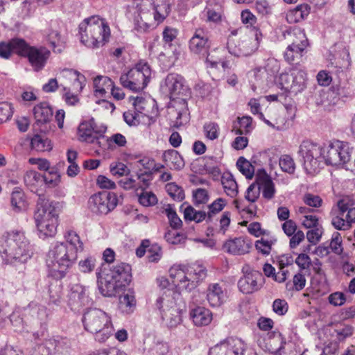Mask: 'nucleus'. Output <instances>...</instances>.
<instances>
[{
	"label": "nucleus",
	"instance_id": "nucleus-29",
	"mask_svg": "<svg viewBox=\"0 0 355 355\" xmlns=\"http://www.w3.org/2000/svg\"><path fill=\"white\" fill-rule=\"evenodd\" d=\"M259 47V42L252 37H245L241 40V49H234V56H249Z\"/></svg>",
	"mask_w": 355,
	"mask_h": 355
},
{
	"label": "nucleus",
	"instance_id": "nucleus-45",
	"mask_svg": "<svg viewBox=\"0 0 355 355\" xmlns=\"http://www.w3.org/2000/svg\"><path fill=\"white\" fill-rule=\"evenodd\" d=\"M306 73L302 70L294 69L293 88L292 92L297 94L305 87Z\"/></svg>",
	"mask_w": 355,
	"mask_h": 355
},
{
	"label": "nucleus",
	"instance_id": "nucleus-34",
	"mask_svg": "<svg viewBox=\"0 0 355 355\" xmlns=\"http://www.w3.org/2000/svg\"><path fill=\"white\" fill-rule=\"evenodd\" d=\"M258 182L263 189V196L267 200H270L274 197L275 193V184L266 173H263L258 178Z\"/></svg>",
	"mask_w": 355,
	"mask_h": 355
},
{
	"label": "nucleus",
	"instance_id": "nucleus-62",
	"mask_svg": "<svg viewBox=\"0 0 355 355\" xmlns=\"http://www.w3.org/2000/svg\"><path fill=\"white\" fill-rule=\"evenodd\" d=\"M164 238L167 242L171 244H179L185 239L184 236L182 234L177 232L175 229L168 231L165 234Z\"/></svg>",
	"mask_w": 355,
	"mask_h": 355
},
{
	"label": "nucleus",
	"instance_id": "nucleus-17",
	"mask_svg": "<svg viewBox=\"0 0 355 355\" xmlns=\"http://www.w3.org/2000/svg\"><path fill=\"white\" fill-rule=\"evenodd\" d=\"M180 301H184V299L180 292L166 289L157 297L155 306L162 313L170 309L171 306H175Z\"/></svg>",
	"mask_w": 355,
	"mask_h": 355
},
{
	"label": "nucleus",
	"instance_id": "nucleus-48",
	"mask_svg": "<svg viewBox=\"0 0 355 355\" xmlns=\"http://www.w3.org/2000/svg\"><path fill=\"white\" fill-rule=\"evenodd\" d=\"M252 118L250 116H243L239 118V127L234 126L236 135L248 134L251 130Z\"/></svg>",
	"mask_w": 355,
	"mask_h": 355
},
{
	"label": "nucleus",
	"instance_id": "nucleus-38",
	"mask_svg": "<svg viewBox=\"0 0 355 355\" xmlns=\"http://www.w3.org/2000/svg\"><path fill=\"white\" fill-rule=\"evenodd\" d=\"M309 13L307 6L300 5L295 9L288 11L286 18L289 24H295L302 20Z\"/></svg>",
	"mask_w": 355,
	"mask_h": 355
},
{
	"label": "nucleus",
	"instance_id": "nucleus-47",
	"mask_svg": "<svg viewBox=\"0 0 355 355\" xmlns=\"http://www.w3.org/2000/svg\"><path fill=\"white\" fill-rule=\"evenodd\" d=\"M223 191L231 198H234L238 194V185L232 177L225 178L223 175Z\"/></svg>",
	"mask_w": 355,
	"mask_h": 355
},
{
	"label": "nucleus",
	"instance_id": "nucleus-46",
	"mask_svg": "<svg viewBox=\"0 0 355 355\" xmlns=\"http://www.w3.org/2000/svg\"><path fill=\"white\" fill-rule=\"evenodd\" d=\"M281 169L288 174H293L295 171L294 159L288 155H283L279 159Z\"/></svg>",
	"mask_w": 355,
	"mask_h": 355
},
{
	"label": "nucleus",
	"instance_id": "nucleus-63",
	"mask_svg": "<svg viewBox=\"0 0 355 355\" xmlns=\"http://www.w3.org/2000/svg\"><path fill=\"white\" fill-rule=\"evenodd\" d=\"M331 225L338 230H345L350 227V225L347 223L344 216L340 214L339 209L338 215L332 218Z\"/></svg>",
	"mask_w": 355,
	"mask_h": 355
},
{
	"label": "nucleus",
	"instance_id": "nucleus-52",
	"mask_svg": "<svg viewBox=\"0 0 355 355\" xmlns=\"http://www.w3.org/2000/svg\"><path fill=\"white\" fill-rule=\"evenodd\" d=\"M209 200L207 191L204 189H197L193 191V202L196 207L206 204Z\"/></svg>",
	"mask_w": 355,
	"mask_h": 355
},
{
	"label": "nucleus",
	"instance_id": "nucleus-58",
	"mask_svg": "<svg viewBox=\"0 0 355 355\" xmlns=\"http://www.w3.org/2000/svg\"><path fill=\"white\" fill-rule=\"evenodd\" d=\"M24 180L27 186H34L38 182L43 180V175L35 171H29L24 175Z\"/></svg>",
	"mask_w": 355,
	"mask_h": 355
},
{
	"label": "nucleus",
	"instance_id": "nucleus-64",
	"mask_svg": "<svg viewBox=\"0 0 355 355\" xmlns=\"http://www.w3.org/2000/svg\"><path fill=\"white\" fill-rule=\"evenodd\" d=\"M29 355H51V351L46 340L40 345L35 346L30 352Z\"/></svg>",
	"mask_w": 355,
	"mask_h": 355
},
{
	"label": "nucleus",
	"instance_id": "nucleus-30",
	"mask_svg": "<svg viewBox=\"0 0 355 355\" xmlns=\"http://www.w3.org/2000/svg\"><path fill=\"white\" fill-rule=\"evenodd\" d=\"M163 159L171 168L181 170L185 164L182 157L175 150H168L164 153Z\"/></svg>",
	"mask_w": 355,
	"mask_h": 355
},
{
	"label": "nucleus",
	"instance_id": "nucleus-16",
	"mask_svg": "<svg viewBox=\"0 0 355 355\" xmlns=\"http://www.w3.org/2000/svg\"><path fill=\"white\" fill-rule=\"evenodd\" d=\"M89 303L90 299L87 288L79 284H73L69 296V304L71 309L78 310Z\"/></svg>",
	"mask_w": 355,
	"mask_h": 355
},
{
	"label": "nucleus",
	"instance_id": "nucleus-27",
	"mask_svg": "<svg viewBox=\"0 0 355 355\" xmlns=\"http://www.w3.org/2000/svg\"><path fill=\"white\" fill-rule=\"evenodd\" d=\"M153 6V19L157 24L162 22L170 12L168 0H150Z\"/></svg>",
	"mask_w": 355,
	"mask_h": 355
},
{
	"label": "nucleus",
	"instance_id": "nucleus-15",
	"mask_svg": "<svg viewBox=\"0 0 355 355\" xmlns=\"http://www.w3.org/2000/svg\"><path fill=\"white\" fill-rule=\"evenodd\" d=\"M263 280L262 275L257 271H251L245 273L238 282L239 290L245 294H251L259 291Z\"/></svg>",
	"mask_w": 355,
	"mask_h": 355
},
{
	"label": "nucleus",
	"instance_id": "nucleus-4",
	"mask_svg": "<svg viewBox=\"0 0 355 355\" xmlns=\"http://www.w3.org/2000/svg\"><path fill=\"white\" fill-rule=\"evenodd\" d=\"M58 203L40 196L37 202V209L34 214L35 223L39 236L43 239L53 237L57 232L58 225Z\"/></svg>",
	"mask_w": 355,
	"mask_h": 355
},
{
	"label": "nucleus",
	"instance_id": "nucleus-33",
	"mask_svg": "<svg viewBox=\"0 0 355 355\" xmlns=\"http://www.w3.org/2000/svg\"><path fill=\"white\" fill-rule=\"evenodd\" d=\"M169 346L164 342H153L146 345L144 349V355H168Z\"/></svg>",
	"mask_w": 355,
	"mask_h": 355
},
{
	"label": "nucleus",
	"instance_id": "nucleus-35",
	"mask_svg": "<svg viewBox=\"0 0 355 355\" xmlns=\"http://www.w3.org/2000/svg\"><path fill=\"white\" fill-rule=\"evenodd\" d=\"M62 278L53 277V279L49 282V300L53 304H58L62 296V284L60 282Z\"/></svg>",
	"mask_w": 355,
	"mask_h": 355
},
{
	"label": "nucleus",
	"instance_id": "nucleus-42",
	"mask_svg": "<svg viewBox=\"0 0 355 355\" xmlns=\"http://www.w3.org/2000/svg\"><path fill=\"white\" fill-rule=\"evenodd\" d=\"M338 208L340 210V214L344 216L346 221L350 225L355 223V207H352L345 199L340 200L338 202Z\"/></svg>",
	"mask_w": 355,
	"mask_h": 355
},
{
	"label": "nucleus",
	"instance_id": "nucleus-60",
	"mask_svg": "<svg viewBox=\"0 0 355 355\" xmlns=\"http://www.w3.org/2000/svg\"><path fill=\"white\" fill-rule=\"evenodd\" d=\"M11 105L6 103H0V123L7 121L12 116Z\"/></svg>",
	"mask_w": 355,
	"mask_h": 355
},
{
	"label": "nucleus",
	"instance_id": "nucleus-9",
	"mask_svg": "<svg viewBox=\"0 0 355 355\" xmlns=\"http://www.w3.org/2000/svg\"><path fill=\"white\" fill-rule=\"evenodd\" d=\"M19 55L26 58L35 71L44 68L51 55V51L44 46H31L25 40L15 42Z\"/></svg>",
	"mask_w": 355,
	"mask_h": 355
},
{
	"label": "nucleus",
	"instance_id": "nucleus-49",
	"mask_svg": "<svg viewBox=\"0 0 355 355\" xmlns=\"http://www.w3.org/2000/svg\"><path fill=\"white\" fill-rule=\"evenodd\" d=\"M166 189L168 195L175 200L182 201L184 199V192L182 187L175 183L171 182L166 185Z\"/></svg>",
	"mask_w": 355,
	"mask_h": 355
},
{
	"label": "nucleus",
	"instance_id": "nucleus-7",
	"mask_svg": "<svg viewBox=\"0 0 355 355\" xmlns=\"http://www.w3.org/2000/svg\"><path fill=\"white\" fill-rule=\"evenodd\" d=\"M83 322L86 331L96 334L95 339L105 342L112 334L110 318L103 311L90 309L83 315Z\"/></svg>",
	"mask_w": 355,
	"mask_h": 355
},
{
	"label": "nucleus",
	"instance_id": "nucleus-44",
	"mask_svg": "<svg viewBox=\"0 0 355 355\" xmlns=\"http://www.w3.org/2000/svg\"><path fill=\"white\" fill-rule=\"evenodd\" d=\"M31 145L33 149L40 152L49 151L52 148L51 141L39 135L32 138Z\"/></svg>",
	"mask_w": 355,
	"mask_h": 355
},
{
	"label": "nucleus",
	"instance_id": "nucleus-24",
	"mask_svg": "<svg viewBox=\"0 0 355 355\" xmlns=\"http://www.w3.org/2000/svg\"><path fill=\"white\" fill-rule=\"evenodd\" d=\"M51 355H67L71 349L70 340L67 338L56 337L46 340Z\"/></svg>",
	"mask_w": 355,
	"mask_h": 355
},
{
	"label": "nucleus",
	"instance_id": "nucleus-19",
	"mask_svg": "<svg viewBox=\"0 0 355 355\" xmlns=\"http://www.w3.org/2000/svg\"><path fill=\"white\" fill-rule=\"evenodd\" d=\"M123 287L116 280L113 279V275H105V277L98 281V289L105 297H113L123 291Z\"/></svg>",
	"mask_w": 355,
	"mask_h": 355
},
{
	"label": "nucleus",
	"instance_id": "nucleus-41",
	"mask_svg": "<svg viewBox=\"0 0 355 355\" xmlns=\"http://www.w3.org/2000/svg\"><path fill=\"white\" fill-rule=\"evenodd\" d=\"M112 86V80L107 76H98L94 80V87L96 96L104 95Z\"/></svg>",
	"mask_w": 355,
	"mask_h": 355
},
{
	"label": "nucleus",
	"instance_id": "nucleus-54",
	"mask_svg": "<svg viewBox=\"0 0 355 355\" xmlns=\"http://www.w3.org/2000/svg\"><path fill=\"white\" fill-rule=\"evenodd\" d=\"M294 78V70L291 71V73H283L279 76V82L282 86V88L286 91L291 92L293 88V85Z\"/></svg>",
	"mask_w": 355,
	"mask_h": 355
},
{
	"label": "nucleus",
	"instance_id": "nucleus-10",
	"mask_svg": "<svg viewBox=\"0 0 355 355\" xmlns=\"http://www.w3.org/2000/svg\"><path fill=\"white\" fill-rule=\"evenodd\" d=\"M107 127L98 125L95 120L92 118L88 121L81 123L78 127L80 140L89 144H96L101 148H105L108 139L105 137Z\"/></svg>",
	"mask_w": 355,
	"mask_h": 355
},
{
	"label": "nucleus",
	"instance_id": "nucleus-1",
	"mask_svg": "<svg viewBox=\"0 0 355 355\" xmlns=\"http://www.w3.org/2000/svg\"><path fill=\"white\" fill-rule=\"evenodd\" d=\"M297 153L302 157L305 171L313 174L320 170L323 160L326 164L332 166L348 163L352 153L346 143L338 140L324 146L305 140L300 145Z\"/></svg>",
	"mask_w": 355,
	"mask_h": 355
},
{
	"label": "nucleus",
	"instance_id": "nucleus-51",
	"mask_svg": "<svg viewBox=\"0 0 355 355\" xmlns=\"http://www.w3.org/2000/svg\"><path fill=\"white\" fill-rule=\"evenodd\" d=\"M205 135L207 138L214 140L218 137L220 133V128L218 124L214 122H209L204 125L203 127Z\"/></svg>",
	"mask_w": 355,
	"mask_h": 355
},
{
	"label": "nucleus",
	"instance_id": "nucleus-43",
	"mask_svg": "<svg viewBox=\"0 0 355 355\" xmlns=\"http://www.w3.org/2000/svg\"><path fill=\"white\" fill-rule=\"evenodd\" d=\"M148 15L147 12H142L140 16V19H136L135 21V29L139 33H145L151 28L157 26V21L153 20V23L148 21Z\"/></svg>",
	"mask_w": 355,
	"mask_h": 355
},
{
	"label": "nucleus",
	"instance_id": "nucleus-31",
	"mask_svg": "<svg viewBox=\"0 0 355 355\" xmlns=\"http://www.w3.org/2000/svg\"><path fill=\"white\" fill-rule=\"evenodd\" d=\"M135 306L136 300L131 290H128L119 297V308L121 312L130 314L134 311Z\"/></svg>",
	"mask_w": 355,
	"mask_h": 355
},
{
	"label": "nucleus",
	"instance_id": "nucleus-25",
	"mask_svg": "<svg viewBox=\"0 0 355 355\" xmlns=\"http://www.w3.org/2000/svg\"><path fill=\"white\" fill-rule=\"evenodd\" d=\"M245 349L246 345L240 338L230 337L223 340L225 355H243Z\"/></svg>",
	"mask_w": 355,
	"mask_h": 355
},
{
	"label": "nucleus",
	"instance_id": "nucleus-20",
	"mask_svg": "<svg viewBox=\"0 0 355 355\" xmlns=\"http://www.w3.org/2000/svg\"><path fill=\"white\" fill-rule=\"evenodd\" d=\"M106 274L110 276L113 275V279L116 280L123 287H125L131 282V266L125 263L116 265Z\"/></svg>",
	"mask_w": 355,
	"mask_h": 355
},
{
	"label": "nucleus",
	"instance_id": "nucleus-13",
	"mask_svg": "<svg viewBox=\"0 0 355 355\" xmlns=\"http://www.w3.org/2000/svg\"><path fill=\"white\" fill-rule=\"evenodd\" d=\"M208 207L209 211L207 214L203 211H196L192 206L187 205L186 202L183 203L180 208L181 209H184L183 213L185 220L200 223L206 217L209 220H211L214 216L222 210V198L216 199Z\"/></svg>",
	"mask_w": 355,
	"mask_h": 355
},
{
	"label": "nucleus",
	"instance_id": "nucleus-39",
	"mask_svg": "<svg viewBox=\"0 0 355 355\" xmlns=\"http://www.w3.org/2000/svg\"><path fill=\"white\" fill-rule=\"evenodd\" d=\"M239 171L248 179H252L257 169V166L247 160L243 157H240L236 162Z\"/></svg>",
	"mask_w": 355,
	"mask_h": 355
},
{
	"label": "nucleus",
	"instance_id": "nucleus-53",
	"mask_svg": "<svg viewBox=\"0 0 355 355\" xmlns=\"http://www.w3.org/2000/svg\"><path fill=\"white\" fill-rule=\"evenodd\" d=\"M165 213L168 218L170 225L173 229L178 230L182 227V221L172 207L168 205L165 209Z\"/></svg>",
	"mask_w": 355,
	"mask_h": 355
},
{
	"label": "nucleus",
	"instance_id": "nucleus-50",
	"mask_svg": "<svg viewBox=\"0 0 355 355\" xmlns=\"http://www.w3.org/2000/svg\"><path fill=\"white\" fill-rule=\"evenodd\" d=\"M260 191L261 187L257 180V182L251 184L245 192V198L249 202H254L259 197Z\"/></svg>",
	"mask_w": 355,
	"mask_h": 355
},
{
	"label": "nucleus",
	"instance_id": "nucleus-12",
	"mask_svg": "<svg viewBox=\"0 0 355 355\" xmlns=\"http://www.w3.org/2000/svg\"><path fill=\"white\" fill-rule=\"evenodd\" d=\"M161 90L173 101L178 98L180 95L187 96L189 93V89L184 85L183 77L178 73L168 74L161 84Z\"/></svg>",
	"mask_w": 355,
	"mask_h": 355
},
{
	"label": "nucleus",
	"instance_id": "nucleus-21",
	"mask_svg": "<svg viewBox=\"0 0 355 355\" xmlns=\"http://www.w3.org/2000/svg\"><path fill=\"white\" fill-rule=\"evenodd\" d=\"M252 247V243L249 239L242 237L229 240L223 244L227 252L234 255H241L248 253Z\"/></svg>",
	"mask_w": 355,
	"mask_h": 355
},
{
	"label": "nucleus",
	"instance_id": "nucleus-37",
	"mask_svg": "<svg viewBox=\"0 0 355 355\" xmlns=\"http://www.w3.org/2000/svg\"><path fill=\"white\" fill-rule=\"evenodd\" d=\"M306 48L300 46L293 47L288 46L284 57L285 60L290 64H297L301 60Z\"/></svg>",
	"mask_w": 355,
	"mask_h": 355
},
{
	"label": "nucleus",
	"instance_id": "nucleus-61",
	"mask_svg": "<svg viewBox=\"0 0 355 355\" xmlns=\"http://www.w3.org/2000/svg\"><path fill=\"white\" fill-rule=\"evenodd\" d=\"M139 202L145 207L152 206L157 202L156 196L152 192H144L139 197Z\"/></svg>",
	"mask_w": 355,
	"mask_h": 355
},
{
	"label": "nucleus",
	"instance_id": "nucleus-59",
	"mask_svg": "<svg viewBox=\"0 0 355 355\" xmlns=\"http://www.w3.org/2000/svg\"><path fill=\"white\" fill-rule=\"evenodd\" d=\"M43 181L51 186L57 185L60 182V175L54 168H50L43 175Z\"/></svg>",
	"mask_w": 355,
	"mask_h": 355
},
{
	"label": "nucleus",
	"instance_id": "nucleus-57",
	"mask_svg": "<svg viewBox=\"0 0 355 355\" xmlns=\"http://www.w3.org/2000/svg\"><path fill=\"white\" fill-rule=\"evenodd\" d=\"M96 266V259L92 257H88L78 263L80 271L84 273H89L94 270Z\"/></svg>",
	"mask_w": 355,
	"mask_h": 355
},
{
	"label": "nucleus",
	"instance_id": "nucleus-11",
	"mask_svg": "<svg viewBox=\"0 0 355 355\" xmlns=\"http://www.w3.org/2000/svg\"><path fill=\"white\" fill-rule=\"evenodd\" d=\"M118 204L116 193L110 191H101L92 195L88 200V208L96 214H107Z\"/></svg>",
	"mask_w": 355,
	"mask_h": 355
},
{
	"label": "nucleus",
	"instance_id": "nucleus-22",
	"mask_svg": "<svg viewBox=\"0 0 355 355\" xmlns=\"http://www.w3.org/2000/svg\"><path fill=\"white\" fill-rule=\"evenodd\" d=\"M209 44L206 33L202 29H197L189 41V49L196 54H205Z\"/></svg>",
	"mask_w": 355,
	"mask_h": 355
},
{
	"label": "nucleus",
	"instance_id": "nucleus-8",
	"mask_svg": "<svg viewBox=\"0 0 355 355\" xmlns=\"http://www.w3.org/2000/svg\"><path fill=\"white\" fill-rule=\"evenodd\" d=\"M151 69L147 62L140 61L128 73L120 77L122 86L133 92H141L148 85L151 78Z\"/></svg>",
	"mask_w": 355,
	"mask_h": 355
},
{
	"label": "nucleus",
	"instance_id": "nucleus-56",
	"mask_svg": "<svg viewBox=\"0 0 355 355\" xmlns=\"http://www.w3.org/2000/svg\"><path fill=\"white\" fill-rule=\"evenodd\" d=\"M46 40L53 47L54 52L60 53L62 51L60 49H55L61 41V36L58 31L49 30L46 35Z\"/></svg>",
	"mask_w": 355,
	"mask_h": 355
},
{
	"label": "nucleus",
	"instance_id": "nucleus-32",
	"mask_svg": "<svg viewBox=\"0 0 355 355\" xmlns=\"http://www.w3.org/2000/svg\"><path fill=\"white\" fill-rule=\"evenodd\" d=\"M10 203L15 212L24 211L27 207L25 194L19 188H15L11 193Z\"/></svg>",
	"mask_w": 355,
	"mask_h": 355
},
{
	"label": "nucleus",
	"instance_id": "nucleus-28",
	"mask_svg": "<svg viewBox=\"0 0 355 355\" xmlns=\"http://www.w3.org/2000/svg\"><path fill=\"white\" fill-rule=\"evenodd\" d=\"M190 316L196 326L207 325L212 320L210 311L202 306L193 309L190 312Z\"/></svg>",
	"mask_w": 355,
	"mask_h": 355
},
{
	"label": "nucleus",
	"instance_id": "nucleus-5",
	"mask_svg": "<svg viewBox=\"0 0 355 355\" xmlns=\"http://www.w3.org/2000/svg\"><path fill=\"white\" fill-rule=\"evenodd\" d=\"M81 43L92 49L99 48L108 42L110 29L105 21L94 15L85 19L79 25Z\"/></svg>",
	"mask_w": 355,
	"mask_h": 355
},
{
	"label": "nucleus",
	"instance_id": "nucleus-26",
	"mask_svg": "<svg viewBox=\"0 0 355 355\" xmlns=\"http://www.w3.org/2000/svg\"><path fill=\"white\" fill-rule=\"evenodd\" d=\"M286 38L291 42L288 46L293 47L306 48L308 46V40L306 37L304 30L300 28H293L287 31Z\"/></svg>",
	"mask_w": 355,
	"mask_h": 355
},
{
	"label": "nucleus",
	"instance_id": "nucleus-2",
	"mask_svg": "<svg viewBox=\"0 0 355 355\" xmlns=\"http://www.w3.org/2000/svg\"><path fill=\"white\" fill-rule=\"evenodd\" d=\"M64 239V242L57 241L52 244L47 254L46 266L53 277H64L67 270L77 260L78 253L83 250V244L76 232L67 231Z\"/></svg>",
	"mask_w": 355,
	"mask_h": 355
},
{
	"label": "nucleus",
	"instance_id": "nucleus-23",
	"mask_svg": "<svg viewBox=\"0 0 355 355\" xmlns=\"http://www.w3.org/2000/svg\"><path fill=\"white\" fill-rule=\"evenodd\" d=\"M22 316L26 318V320H29L30 322L35 320L42 322L47 317L46 309L42 305L31 302L26 307L24 308Z\"/></svg>",
	"mask_w": 355,
	"mask_h": 355
},
{
	"label": "nucleus",
	"instance_id": "nucleus-36",
	"mask_svg": "<svg viewBox=\"0 0 355 355\" xmlns=\"http://www.w3.org/2000/svg\"><path fill=\"white\" fill-rule=\"evenodd\" d=\"M222 288L219 284H210L207 294V299L212 307H220L221 300Z\"/></svg>",
	"mask_w": 355,
	"mask_h": 355
},
{
	"label": "nucleus",
	"instance_id": "nucleus-14",
	"mask_svg": "<svg viewBox=\"0 0 355 355\" xmlns=\"http://www.w3.org/2000/svg\"><path fill=\"white\" fill-rule=\"evenodd\" d=\"M53 110L46 102L41 103L33 108V114L35 122L33 124L34 128L40 129L42 132H46L48 130L46 126L53 117Z\"/></svg>",
	"mask_w": 355,
	"mask_h": 355
},
{
	"label": "nucleus",
	"instance_id": "nucleus-3",
	"mask_svg": "<svg viewBox=\"0 0 355 355\" xmlns=\"http://www.w3.org/2000/svg\"><path fill=\"white\" fill-rule=\"evenodd\" d=\"M0 254L6 263L17 265L26 262L33 250L24 232L12 231L0 238Z\"/></svg>",
	"mask_w": 355,
	"mask_h": 355
},
{
	"label": "nucleus",
	"instance_id": "nucleus-55",
	"mask_svg": "<svg viewBox=\"0 0 355 355\" xmlns=\"http://www.w3.org/2000/svg\"><path fill=\"white\" fill-rule=\"evenodd\" d=\"M276 241L274 240H266L261 238L255 243L256 249L263 255H268L271 251V246Z\"/></svg>",
	"mask_w": 355,
	"mask_h": 355
},
{
	"label": "nucleus",
	"instance_id": "nucleus-18",
	"mask_svg": "<svg viewBox=\"0 0 355 355\" xmlns=\"http://www.w3.org/2000/svg\"><path fill=\"white\" fill-rule=\"evenodd\" d=\"M186 309L185 301L178 302L175 306H171L166 311L161 313L162 320L169 327H177L182 322L181 313Z\"/></svg>",
	"mask_w": 355,
	"mask_h": 355
},
{
	"label": "nucleus",
	"instance_id": "nucleus-40",
	"mask_svg": "<svg viewBox=\"0 0 355 355\" xmlns=\"http://www.w3.org/2000/svg\"><path fill=\"white\" fill-rule=\"evenodd\" d=\"M18 40H24V39L15 37L8 42H0V57L8 59L10 57L12 52L19 55V52L15 45V42Z\"/></svg>",
	"mask_w": 355,
	"mask_h": 355
},
{
	"label": "nucleus",
	"instance_id": "nucleus-6",
	"mask_svg": "<svg viewBox=\"0 0 355 355\" xmlns=\"http://www.w3.org/2000/svg\"><path fill=\"white\" fill-rule=\"evenodd\" d=\"M173 284L180 291L191 292L207 276L205 267L198 263L189 266H174L169 270Z\"/></svg>",
	"mask_w": 355,
	"mask_h": 355
}]
</instances>
